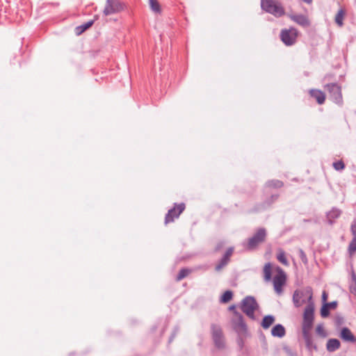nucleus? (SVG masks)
<instances>
[{"label":"nucleus","mask_w":356,"mask_h":356,"mask_svg":"<svg viewBox=\"0 0 356 356\" xmlns=\"http://www.w3.org/2000/svg\"><path fill=\"white\" fill-rule=\"evenodd\" d=\"M289 18L293 22L304 28L309 27L311 25L308 17L302 14H292L289 15Z\"/></svg>","instance_id":"obj_14"},{"label":"nucleus","mask_w":356,"mask_h":356,"mask_svg":"<svg viewBox=\"0 0 356 356\" xmlns=\"http://www.w3.org/2000/svg\"><path fill=\"white\" fill-rule=\"evenodd\" d=\"M233 292L230 290H227L223 293L220 298V302L223 303H227L232 299Z\"/></svg>","instance_id":"obj_27"},{"label":"nucleus","mask_w":356,"mask_h":356,"mask_svg":"<svg viewBox=\"0 0 356 356\" xmlns=\"http://www.w3.org/2000/svg\"><path fill=\"white\" fill-rule=\"evenodd\" d=\"M324 89L328 92L331 100L337 104H343V96L341 87L337 83H327L324 86Z\"/></svg>","instance_id":"obj_7"},{"label":"nucleus","mask_w":356,"mask_h":356,"mask_svg":"<svg viewBox=\"0 0 356 356\" xmlns=\"http://www.w3.org/2000/svg\"><path fill=\"white\" fill-rule=\"evenodd\" d=\"M293 302L296 307H300L302 305L307 303L303 312V319L314 318V302L313 300V289L307 286L303 289H296L293 294Z\"/></svg>","instance_id":"obj_1"},{"label":"nucleus","mask_w":356,"mask_h":356,"mask_svg":"<svg viewBox=\"0 0 356 356\" xmlns=\"http://www.w3.org/2000/svg\"><path fill=\"white\" fill-rule=\"evenodd\" d=\"M346 15V11L343 8H341L335 16L334 21L339 26L343 25V17Z\"/></svg>","instance_id":"obj_24"},{"label":"nucleus","mask_w":356,"mask_h":356,"mask_svg":"<svg viewBox=\"0 0 356 356\" xmlns=\"http://www.w3.org/2000/svg\"><path fill=\"white\" fill-rule=\"evenodd\" d=\"M211 337L215 346L218 349H223L225 347V337L220 325L212 324L211 326Z\"/></svg>","instance_id":"obj_9"},{"label":"nucleus","mask_w":356,"mask_h":356,"mask_svg":"<svg viewBox=\"0 0 356 356\" xmlns=\"http://www.w3.org/2000/svg\"><path fill=\"white\" fill-rule=\"evenodd\" d=\"M95 22V20H90L87 22L86 23H84L76 28V34L80 35L82 33H83L85 31L88 29L90 27H91Z\"/></svg>","instance_id":"obj_23"},{"label":"nucleus","mask_w":356,"mask_h":356,"mask_svg":"<svg viewBox=\"0 0 356 356\" xmlns=\"http://www.w3.org/2000/svg\"><path fill=\"white\" fill-rule=\"evenodd\" d=\"M341 211L339 209L333 207L330 211L327 212L326 218L329 225H333L336 219L339 218Z\"/></svg>","instance_id":"obj_16"},{"label":"nucleus","mask_w":356,"mask_h":356,"mask_svg":"<svg viewBox=\"0 0 356 356\" xmlns=\"http://www.w3.org/2000/svg\"><path fill=\"white\" fill-rule=\"evenodd\" d=\"M277 260L284 266H289V261L284 251H280L277 255Z\"/></svg>","instance_id":"obj_30"},{"label":"nucleus","mask_w":356,"mask_h":356,"mask_svg":"<svg viewBox=\"0 0 356 356\" xmlns=\"http://www.w3.org/2000/svg\"><path fill=\"white\" fill-rule=\"evenodd\" d=\"M279 197V195H272L269 200L266 202V203L270 205L272 203H273L275 201H276Z\"/></svg>","instance_id":"obj_39"},{"label":"nucleus","mask_w":356,"mask_h":356,"mask_svg":"<svg viewBox=\"0 0 356 356\" xmlns=\"http://www.w3.org/2000/svg\"><path fill=\"white\" fill-rule=\"evenodd\" d=\"M234 248L229 247L227 249L222 258L216 264L215 270L217 272L220 271L224 267H225L230 261L231 257L234 253Z\"/></svg>","instance_id":"obj_13"},{"label":"nucleus","mask_w":356,"mask_h":356,"mask_svg":"<svg viewBox=\"0 0 356 356\" xmlns=\"http://www.w3.org/2000/svg\"><path fill=\"white\" fill-rule=\"evenodd\" d=\"M273 337L282 338L286 334L284 327L282 324L275 325L271 330Z\"/></svg>","instance_id":"obj_20"},{"label":"nucleus","mask_w":356,"mask_h":356,"mask_svg":"<svg viewBox=\"0 0 356 356\" xmlns=\"http://www.w3.org/2000/svg\"><path fill=\"white\" fill-rule=\"evenodd\" d=\"M309 94L312 97L316 100L318 104H323L325 102V95L321 90L312 89Z\"/></svg>","instance_id":"obj_18"},{"label":"nucleus","mask_w":356,"mask_h":356,"mask_svg":"<svg viewBox=\"0 0 356 356\" xmlns=\"http://www.w3.org/2000/svg\"><path fill=\"white\" fill-rule=\"evenodd\" d=\"M337 301H332L330 302H325L321 308V316L323 318H326L330 315V310L334 309L337 307Z\"/></svg>","instance_id":"obj_15"},{"label":"nucleus","mask_w":356,"mask_h":356,"mask_svg":"<svg viewBox=\"0 0 356 356\" xmlns=\"http://www.w3.org/2000/svg\"><path fill=\"white\" fill-rule=\"evenodd\" d=\"M340 337L345 341L355 342L356 338L349 328L343 327L340 332Z\"/></svg>","instance_id":"obj_17"},{"label":"nucleus","mask_w":356,"mask_h":356,"mask_svg":"<svg viewBox=\"0 0 356 356\" xmlns=\"http://www.w3.org/2000/svg\"><path fill=\"white\" fill-rule=\"evenodd\" d=\"M259 305L253 296H246L241 302V309L252 320H255L254 311Z\"/></svg>","instance_id":"obj_6"},{"label":"nucleus","mask_w":356,"mask_h":356,"mask_svg":"<svg viewBox=\"0 0 356 356\" xmlns=\"http://www.w3.org/2000/svg\"><path fill=\"white\" fill-rule=\"evenodd\" d=\"M299 32L297 29L294 27H290L289 29H282L280 34L281 41L286 46H292L297 42V38Z\"/></svg>","instance_id":"obj_8"},{"label":"nucleus","mask_w":356,"mask_h":356,"mask_svg":"<svg viewBox=\"0 0 356 356\" xmlns=\"http://www.w3.org/2000/svg\"><path fill=\"white\" fill-rule=\"evenodd\" d=\"M275 321V318L274 316H273V315L265 316L262 319L261 325L264 329L267 330L270 327L271 325L273 324Z\"/></svg>","instance_id":"obj_21"},{"label":"nucleus","mask_w":356,"mask_h":356,"mask_svg":"<svg viewBox=\"0 0 356 356\" xmlns=\"http://www.w3.org/2000/svg\"><path fill=\"white\" fill-rule=\"evenodd\" d=\"M151 9L156 13L161 12V6L157 0H149Z\"/></svg>","instance_id":"obj_28"},{"label":"nucleus","mask_w":356,"mask_h":356,"mask_svg":"<svg viewBox=\"0 0 356 356\" xmlns=\"http://www.w3.org/2000/svg\"><path fill=\"white\" fill-rule=\"evenodd\" d=\"M261 8L275 17H281L285 14L283 6L276 0H261Z\"/></svg>","instance_id":"obj_3"},{"label":"nucleus","mask_w":356,"mask_h":356,"mask_svg":"<svg viewBox=\"0 0 356 356\" xmlns=\"http://www.w3.org/2000/svg\"><path fill=\"white\" fill-rule=\"evenodd\" d=\"M316 332L321 335L322 337H325L326 336V332L323 327L322 325H318L317 327H316Z\"/></svg>","instance_id":"obj_38"},{"label":"nucleus","mask_w":356,"mask_h":356,"mask_svg":"<svg viewBox=\"0 0 356 356\" xmlns=\"http://www.w3.org/2000/svg\"><path fill=\"white\" fill-rule=\"evenodd\" d=\"M302 1L307 3H310L312 1V0H302Z\"/></svg>","instance_id":"obj_43"},{"label":"nucleus","mask_w":356,"mask_h":356,"mask_svg":"<svg viewBox=\"0 0 356 356\" xmlns=\"http://www.w3.org/2000/svg\"><path fill=\"white\" fill-rule=\"evenodd\" d=\"M345 163L341 160L333 163V168L337 171L343 170L345 168Z\"/></svg>","instance_id":"obj_32"},{"label":"nucleus","mask_w":356,"mask_h":356,"mask_svg":"<svg viewBox=\"0 0 356 356\" xmlns=\"http://www.w3.org/2000/svg\"><path fill=\"white\" fill-rule=\"evenodd\" d=\"M232 329L240 336H248V326L243 315L238 311L234 312V317L231 321Z\"/></svg>","instance_id":"obj_5"},{"label":"nucleus","mask_w":356,"mask_h":356,"mask_svg":"<svg viewBox=\"0 0 356 356\" xmlns=\"http://www.w3.org/2000/svg\"><path fill=\"white\" fill-rule=\"evenodd\" d=\"M186 205L181 202L180 204H174V207L168 210L165 216V225L174 222L175 219L178 218L180 214L185 210Z\"/></svg>","instance_id":"obj_11"},{"label":"nucleus","mask_w":356,"mask_h":356,"mask_svg":"<svg viewBox=\"0 0 356 356\" xmlns=\"http://www.w3.org/2000/svg\"><path fill=\"white\" fill-rule=\"evenodd\" d=\"M266 186L274 188H280L283 187L284 183L283 181L278 179H271L268 180L266 184Z\"/></svg>","instance_id":"obj_26"},{"label":"nucleus","mask_w":356,"mask_h":356,"mask_svg":"<svg viewBox=\"0 0 356 356\" xmlns=\"http://www.w3.org/2000/svg\"><path fill=\"white\" fill-rule=\"evenodd\" d=\"M344 323V318L341 315H337L334 318V324L337 327H340Z\"/></svg>","instance_id":"obj_33"},{"label":"nucleus","mask_w":356,"mask_h":356,"mask_svg":"<svg viewBox=\"0 0 356 356\" xmlns=\"http://www.w3.org/2000/svg\"><path fill=\"white\" fill-rule=\"evenodd\" d=\"M264 278L265 281H270L272 278L271 264L268 262L264 267Z\"/></svg>","instance_id":"obj_25"},{"label":"nucleus","mask_w":356,"mask_h":356,"mask_svg":"<svg viewBox=\"0 0 356 356\" xmlns=\"http://www.w3.org/2000/svg\"><path fill=\"white\" fill-rule=\"evenodd\" d=\"M229 309L230 311H232V312H233V313H234L235 311H237V310L236 309V306H235V305H231V306L229 307Z\"/></svg>","instance_id":"obj_42"},{"label":"nucleus","mask_w":356,"mask_h":356,"mask_svg":"<svg viewBox=\"0 0 356 356\" xmlns=\"http://www.w3.org/2000/svg\"><path fill=\"white\" fill-rule=\"evenodd\" d=\"M349 291L351 293L356 296V273L353 270L349 282Z\"/></svg>","instance_id":"obj_22"},{"label":"nucleus","mask_w":356,"mask_h":356,"mask_svg":"<svg viewBox=\"0 0 356 356\" xmlns=\"http://www.w3.org/2000/svg\"><path fill=\"white\" fill-rule=\"evenodd\" d=\"M305 320H302V337L305 342L306 348L309 352L317 350L318 348L314 343L312 336L310 333L313 327L314 318L308 319L307 317Z\"/></svg>","instance_id":"obj_2"},{"label":"nucleus","mask_w":356,"mask_h":356,"mask_svg":"<svg viewBox=\"0 0 356 356\" xmlns=\"http://www.w3.org/2000/svg\"><path fill=\"white\" fill-rule=\"evenodd\" d=\"M348 251L350 255L356 252V238H353L350 241L348 245Z\"/></svg>","instance_id":"obj_31"},{"label":"nucleus","mask_w":356,"mask_h":356,"mask_svg":"<svg viewBox=\"0 0 356 356\" xmlns=\"http://www.w3.org/2000/svg\"><path fill=\"white\" fill-rule=\"evenodd\" d=\"M237 343L238 344V346H240L241 348H243V346H244V339L248 337V336H240V335H237Z\"/></svg>","instance_id":"obj_37"},{"label":"nucleus","mask_w":356,"mask_h":356,"mask_svg":"<svg viewBox=\"0 0 356 356\" xmlns=\"http://www.w3.org/2000/svg\"><path fill=\"white\" fill-rule=\"evenodd\" d=\"M327 299V293L324 291L322 293V300L323 303L326 302V300Z\"/></svg>","instance_id":"obj_41"},{"label":"nucleus","mask_w":356,"mask_h":356,"mask_svg":"<svg viewBox=\"0 0 356 356\" xmlns=\"http://www.w3.org/2000/svg\"><path fill=\"white\" fill-rule=\"evenodd\" d=\"M266 236L267 232L264 227L257 229L252 236L248 238L245 249L248 251L256 250L259 244L266 241Z\"/></svg>","instance_id":"obj_4"},{"label":"nucleus","mask_w":356,"mask_h":356,"mask_svg":"<svg viewBox=\"0 0 356 356\" xmlns=\"http://www.w3.org/2000/svg\"><path fill=\"white\" fill-rule=\"evenodd\" d=\"M179 332V327L178 326H176L174 327L173 329V331L169 338V340H168V343H171L172 342V341L174 340V339L175 338L177 334Z\"/></svg>","instance_id":"obj_36"},{"label":"nucleus","mask_w":356,"mask_h":356,"mask_svg":"<svg viewBox=\"0 0 356 356\" xmlns=\"http://www.w3.org/2000/svg\"><path fill=\"white\" fill-rule=\"evenodd\" d=\"M350 232L353 238H356V218L353 219L350 225Z\"/></svg>","instance_id":"obj_35"},{"label":"nucleus","mask_w":356,"mask_h":356,"mask_svg":"<svg viewBox=\"0 0 356 356\" xmlns=\"http://www.w3.org/2000/svg\"><path fill=\"white\" fill-rule=\"evenodd\" d=\"M223 246H224V243H223V242H222V241L218 242V243L216 244V247H215V248H214V251H215L216 252H219V251H220V250L223 248Z\"/></svg>","instance_id":"obj_40"},{"label":"nucleus","mask_w":356,"mask_h":356,"mask_svg":"<svg viewBox=\"0 0 356 356\" xmlns=\"http://www.w3.org/2000/svg\"><path fill=\"white\" fill-rule=\"evenodd\" d=\"M191 273V270L188 268H181L176 277V281L179 282L185 278Z\"/></svg>","instance_id":"obj_29"},{"label":"nucleus","mask_w":356,"mask_h":356,"mask_svg":"<svg viewBox=\"0 0 356 356\" xmlns=\"http://www.w3.org/2000/svg\"><path fill=\"white\" fill-rule=\"evenodd\" d=\"M277 274L273 280L274 289L276 293H281L282 287L286 283V276L284 271L279 266L277 267Z\"/></svg>","instance_id":"obj_12"},{"label":"nucleus","mask_w":356,"mask_h":356,"mask_svg":"<svg viewBox=\"0 0 356 356\" xmlns=\"http://www.w3.org/2000/svg\"><path fill=\"white\" fill-rule=\"evenodd\" d=\"M341 346V342L337 339H330L326 343V349L330 353H333Z\"/></svg>","instance_id":"obj_19"},{"label":"nucleus","mask_w":356,"mask_h":356,"mask_svg":"<svg viewBox=\"0 0 356 356\" xmlns=\"http://www.w3.org/2000/svg\"><path fill=\"white\" fill-rule=\"evenodd\" d=\"M125 5L120 0H106L103 14L105 16L118 13L122 11Z\"/></svg>","instance_id":"obj_10"},{"label":"nucleus","mask_w":356,"mask_h":356,"mask_svg":"<svg viewBox=\"0 0 356 356\" xmlns=\"http://www.w3.org/2000/svg\"><path fill=\"white\" fill-rule=\"evenodd\" d=\"M298 254H299V257L301 259V261H302V263L304 264H307L308 259H307V255H306L305 252L303 251V250L299 249Z\"/></svg>","instance_id":"obj_34"}]
</instances>
